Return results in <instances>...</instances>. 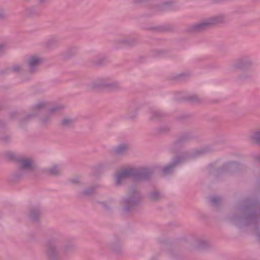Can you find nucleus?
I'll return each instance as SVG.
<instances>
[{"instance_id": "20e7f679", "label": "nucleus", "mask_w": 260, "mask_h": 260, "mask_svg": "<svg viewBox=\"0 0 260 260\" xmlns=\"http://www.w3.org/2000/svg\"><path fill=\"white\" fill-rule=\"evenodd\" d=\"M253 139L258 143H260V132H256L253 135Z\"/></svg>"}, {"instance_id": "7ed1b4c3", "label": "nucleus", "mask_w": 260, "mask_h": 260, "mask_svg": "<svg viewBox=\"0 0 260 260\" xmlns=\"http://www.w3.org/2000/svg\"><path fill=\"white\" fill-rule=\"evenodd\" d=\"M129 173L127 171H124V172H122V173H121L120 174H117L116 176V179H117V183H119L120 182V179L121 178L127 176L128 175H129Z\"/></svg>"}, {"instance_id": "0eeeda50", "label": "nucleus", "mask_w": 260, "mask_h": 260, "mask_svg": "<svg viewBox=\"0 0 260 260\" xmlns=\"http://www.w3.org/2000/svg\"><path fill=\"white\" fill-rule=\"evenodd\" d=\"M63 123H64V124H67V122H66V121L65 120H64V121H63Z\"/></svg>"}, {"instance_id": "423d86ee", "label": "nucleus", "mask_w": 260, "mask_h": 260, "mask_svg": "<svg viewBox=\"0 0 260 260\" xmlns=\"http://www.w3.org/2000/svg\"><path fill=\"white\" fill-rule=\"evenodd\" d=\"M51 173L54 174H57V172H56V171H51Z\"/></svg>"}, {"instance_id": "39448f33", "label": "nucleus", "mask_w": 260, "mask_h": 260, "mask_svg": "<svg viewBox=\"0 0 260 260\" xmlns=\"http://www.w3.org/2000/svg\"><path fill=\"white\" fill-rule=\"evenodd\" d=\"M210 24V23H209V22H205V23H203L202 24H201L200 25V26H199L200 28H203L204 25H209Z\"/></svg>"}, {"instance_id": "f257e3e1", "label": "nucleus", "mask_w": 260, "mask_h": 260, "mask_svg": "<svg viewBox=\"0 0 260 260\" xmlns=\"http://www.w3.org/2000/svg\"><path fill=\"white\" fill-rule=\"evenodd\" d=\"M41 61L40 58L38 57L34 56L29 58L28 66L30 70L32 71L33 68L38 66Z\"/></svg>"}, {"instance_id": "f03ea898", "label": "nucleus", "mask_w": 260, "mask_h": 260, "mask_svg": "<svg viewBox=\"0 0 260 260\" xmlns=\"http://www.w3.org/2000/svg\"><path fill=\"white\" fill-rule=\"evenodd\" d=\"M32 162L29 159H25L22 160V166L24 169H29L31 168Z\"/></svg>"}, {"instance_id": "6e6552de", "label": "nucleus", "mask_w": 260, "mask_h": 260, "mask_svg": "<svg viewBox=\"0 0 260 260\" xmlns=\"http://www.w3.org/2000/svg\"><path fill=\"white\" fill-rule=\"evenodd\" d=\"M15 70H16V71H18V69H15Z\"/></svg>"}]
</instances>
